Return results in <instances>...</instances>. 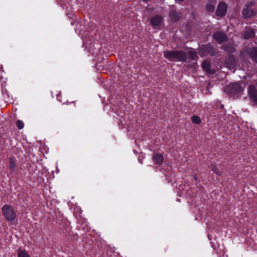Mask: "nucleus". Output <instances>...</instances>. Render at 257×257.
Wrapping results in <instances>:
<instances>
[{
	"label": "nucleus",
	"mask_w": 257,
	"mask_h": 257,
	"mask_svg": "<svg viewBox=\"0 0 257 257\" xmlns=\"http://www.w3.org/2000/svg\"><path fill=\"white\" fill-rule=\"evenodd\" d=\"M163 54L170 61L186 62L187 59V54L183 51H165Z\"/></svg>",
	"instance_id": "nucleus-1"
},
{
	"label": "nucleus",
	"mask_w": 257,
	"mask_h": 257,
	"mask_svg": "<svg viewBox=\"0 0 257 257\" xmlns=\"http://www.w3.org/2000/svg\"><path fill=\"white\" fill-rule=\"evenodd\" d=\"M245 87V85L240 82H235L229 84L224 88V91L228 94L234 96L236 94L241 93Z\"/></svg>",
	"instance_id": "nucleus-2"
},
{
	"label": "nucleus",
	"mask_w": 257,
	"mask_h": 257,
	"mask_svg": "<svg viewBox=\"0 0 257 257\" xmlns=\"http://www.w3.org/2000/svg\"><path fill=\"white\" fill-rule=\"evenodd\" d=\"M218 53L217 49L214 48L211 45H202L198 49V54L201 57L205 56L208 54L211 56H216Z\"/></svg>",
	"instance_id": "nucleus-3"
},
{
	"label": "nucleus",
	"mask_w": 257,
	"mask_h": 257,
	"mask_svg": "<svg viewBox=\"0 0 257 257\" xmlns=\"http://www.w3.org/2000/svg\"><path fill=\"white\" fill-rule=\"evenodd\" d=\"M240 57L244 58L248 56L252 61L257 63V47H244L240 52Z\"/></svg>",
	"instance_id": "nucleus-4"
},
{
	"label": "nucleus",
	"mask_w": 257,
	"mask_h": 257,
	"mask_svg": "<svg viewBox=\"0 0 257 257\" xmlns=\"http://www.w3.org/2000/svg\"><path fill=\"white\" fill-rule=\"evenodd\" d=\"M2 211L5 218L8 221H12L17 217V214L12 206L10 205H4Z\"/></svg>",
	"instance_id": "nucleus-5"
},
{
	"label": "nucleus",
	"mask_w": 257,
	"mask_h": 257,
	"mask_svg": "<svg viewBox=\"0 0 257 257\" xmlns=\"http://www.w3.org/2000/svg\"><path fill=\"white\" fill-rule=\"evenodd\" d=\"M227 10V6L225 2H220L218 4L215 12L216 16L222 18L226 15Z\"/></svg>",
	"instance_id": "nucleus-6"
},
{
	"label": "nucleus",
	"mask_w": 257,
	"mask_h": 257,
	"mask_svg": "<svg viewBox=\"0 0 257 257\" xmlns=\"http://www.w3.org/2000/svg\"><path fill=\"white\" fill-rule=\"evenodd\" d=\"M248 94L249 98L256 105H257V89L253 84L249 85L248 88Z\"/></svg>",
	"instance_id": "nucleus-7"
},
{
	"label": "nucleus",
	"mask_w": 257,
	"mask_h": 257,
	"mask_svg": "<svg viewBox=\"0 0 257 257\" xmlns=\"http://www.w3.org/2000/svg\"><path fill=\"white\" fill-rule=\"evenodd\" d=\"M212 37L219 44L228 41L226 34L222 32L218 31L214 33L212 35Z\"/></svg>",
	"instance_id": "nucleus-8"
},
{
	"label": "nucleus",
	"mask_w": 257,
	"mask_h": 257,
	"mask_svg": "<svg viewBox=\"0 0 257 257\" xmlns=\"http://www.w3.org/2000/svg\"><path fill=\"white\" fill-rule=\"evenodd\" d=\"M163 17L160 15H156L151 19V23L154 28L160 26L162 22Z\"/></svg>",
	"instance_id": "nucleus-9"
},
{
	"label": "nucleus",
	"mask_w": 257,
	"mask_h": 257,
	"mask_svg": "<svg viewBox=\"0 0 257 257\" xmlns=\"http://www.w3.org/2000/svg\"><path fill=\"white\" fill-rule=\"evenodd\" d=\"M202 67L204 71L206 72L208 74H213L215 71L214 69H211V65L209 61H204L202 64Z\"/></svg>",
	"instance_id": "nucleus-10"
},
{
	"label": "nucleus",
	"mask_w": 257,
	"mask_h": 257,
	"mask_svg": "<svg viewBox=\"0 0 257 257\" xmlns=\"http://www.w3.org/2000/svg\"><path fill=\"white\" fill-rule=\"evenodd\" d=\"M254 31L253 29L250 28H246L242 34V37L244 39H248L252 38L254 37Z\"/></svg>",
	"instance_id": "nucleus-11"
},
{
	"label": "nucleus",
	"mask_w": 257,
	"mask_h": 257,
	"mask_svg": "<svg viewBox=\"0 0 257 257\" xmlns=\"http://www.w3.org/2000/svg\"><path fill=\"white\" fill-rule=\"evenodd\" d=\"M181 16V14L177 12L176 10H173L169 13L170 19L174 23L178 21L180 19Z\"/></svg>",
	"instance_id": "nucleus-12"
},
{
	"label": "nucleus",
	"mask_w": 257,
	"mask_h": 257,
	"mask_svg": "<svg viewBox=\"0 0 257 257\" xmlns=\"http://www.w3.org/2000/svg\"><path fill=\"white\" fill-rule=\"evenodd\" d=\"M216 0H209L206 4L205 9L208 13L213 12L215 8Z\"/></svg>",
	"instance_id": "nucleus-13"
},
{
	"label": "nucleus",
	"mask_w": 257,
	"mask_h": 257,
	"mask_svg": "<svg viewBox=\"0 0 257 257\" xmlns=\"http://www.w3.org/2000/svg\"><path fill=\"white\" fill-rule=\"evenodd\" d=\"M242 13L245 18L253 17L256 14L252 9H249V8H244L242 10Z\"/></svg>",
	"instance_id": "nucleus-14"
},
{
	"label": "nucleus",
	"mask_w": 257,
	"mask_h": 257,
	"mask_svg": "<svg viewBox=\"0 0 257 257\" xmlns=\"http://www.w3.org/2000/svg\"><path fill=\"white\" fill-rule=\"evenodd\" d=\"M221 48L224 51H226L227 53L230 54L234 53L235 50V49L232 44L230 43L223 45L221 46Z\"/></svg>",
	"instance_id": "nucleus-15"
},
{
	"label": "nucleus",
	"mask_w": 257,
	"mask_h": 257,
	"mask_svg": "<svg viewBox=\"0 0 257 257\" xmlns=\"http://www.w3.org/2000/svg\"><path fill=\"white\" fill-rule=\"evenodd\" d=\"M153 160L154 161L155 164L161 165L163 162L164 157L162 155L158 153L153 156Z\"/></svg>",
	"instance_id": "nucleus-16"
},
{
	"label": "nucleus",
	"mask_w": 257,
	"mask_h": 257,
	"mask_svg": "<svg viewBox=\"0 0 257 257\" xmlns=\"http://www.w3.org/2000/svg\"><path fill=\"white\" fill-rule=\"evenodd\" d=\"M225 62L229 65H234L235 63V57L233 55H229L225 59Z\"/></svg>",
	"instance_id": "nucleus-17"
},
{
	"label": "nucleus",
	"mask_w": 257,
	"mask_h": 257,
	"mask_svg": "<svg viewBox=\"0 0 257 257\" xmlns=\"http://www.w3.org/2000/svg\"><path fill=\"white\" fill-rule=\"evenodd\" d=\"M10 170L11 172H13L16 166L15 159L13 157L9 158Z\"/></svg>",
	"instance_id": "nucleus-18"
},
{
	"label": "nucleus",
	"mask_w": 257,
	"mask_h": 257,
	"mask_svg": "<svg viewBox=\"0 0 257 257\" xmlns=\"http://www.w3.org/2000/svg\"><path fill=\"white\" fill-rule=\"evenodd\" d=\"M18 257H30V256L25 250L19 249L18 252Z\"/></svg>",
	"instance_id": "nucleus-19"
},
{
	"label": "nucleus",
	"mask_w": 257,
	"mask_h": 257,
	"mask_svg": "<svg viewBox=\"0 0 257 257\" xmlns=\"http://www.w3.org/2000/svg\"><path fill=\"white\" fill-rule=\"evenodd\" d=\"M210 168L211 170L216 174L219 176L222 175V172L219 171V169L216 165L213 164L211 166Z\"/></svg>",
	"instance_id": "nucleus-20"
},
{
	"label": "nucleus",
	"mask_w": 257,
	"mask_h": 257,
	"mask_svg": "<svg viewBox=\"0 0 257 257\" xmlns=\"http://www.w3.org/2000/svg\"><path fill=\"white\" fill-rule=\"evenodd\" d=\"M191 120L193 123H196L197 124H200L201 122V120L200 118L196 115H193L191 117Z\"/></svg>",
	"instance_id": "nucleus-21"
},
{
	"label": "nucleus",
	"mask_w": 257,
	"mask_h": 257,
	"mask_svg": "<svg viewBox=\"0 0 257 257\" xmlns=\"http://www.w3.org/2000/svg\"><path fill=\"white\" fill-rule=\"evenodd\" d=\"M189 56L191 59H195L196 57H197L196 52L195 51H189Z\"/></svg>",
	"instance_id": "nucleus-22"
},
{
	"label": "nucleus",
	"mask_w": 257,
	"mask_h": 257,
	"mask_svg": "<svg viewBox=\"0 0 257 257\" xmlns=\"http://www.w3.org/2000/svg\"><path fill=\"white\" fill-rule=\"evenodd\" d=\"M16 125H17V126L19 128V129H22L24 127V123L22 121L20 120H18L17 121V122H16Z\"/></svg>",
	"instance_id": "nucleus-23"
},
{
	"label": "nucleus",
	"mask_w": 257,
	"mask_h": 257,
	"mask_svg": "<svg viewBox=\"0 0 257 257\" xmlns=\"http://www.w3.org/2000/svg\"><path fill=\"white\" fill-rule=\"evenodd\" d=\"M63 104H66V105H69V104L70 105V106L69 108H73L75 105V103L74 101H71L70 102H69V101H67L66 102L64 103Z\"/></svg>",
	"instance_id": "nucleus-24"
},
{
	"label": "nucleus",
	"mask_w": 257,
	"mask_h": 257,
	"mask_svg": "<svg viewBox=\"0 0 257 257\" xmlns=\"http://www.w3.org/2000/svg\"><path fill=\"white\" fill-rule=\"evenodd\" d=\"M255 4V2L254 1H250V2H248L245 6H246V8H249V7H251V6H253V5H254Z\"/></svg>",
	"instance_id": "nucleus-25"
},
{
	"label": "nucleus",
	"mask_w": 257,
	"mask_h": 257,
	"mask_svg": "<svg viewBox=\"0 0 257 257\" xmlns=\"http://www.w3.org/2000/svg\"><path fill=\"white\" fill-rule=\"evenodd\" d=\"M193 178L195 180H197L198 179V177L197 176V175H194L193 176Z\"/></svg>",
	"instance_id": "nucleus-26"
},
{
	"label": "nucleus",
	"mask_w": 257,
	"mask_h": 257,
	"mask_svg": "<svg viewBox=\"0 0 257 257\" xmlns=\"http://www.w3.org/2000/svg\"><path fill=\"white\" fill-rule=\"evenodd\" d=\"M175 1L182 2H183L184 0H175Z\"/></svg>",
	"instance_id": "nucleus-27"
},
{
	"label": "nucleus",
	"mask_w": 257,
	"mask_h": 257,
	"mask_svg": "<svg viewBox=\"0 0 257 257\" xmlns=\"http://www.w3.org/2000/svg\"><path fill=\"white\" fill-rule=\"evenodd\" d=\"M255 85L257 87V81L255 82Z\"/></svg>",
	"instance_id": "nucleus-28"
},
{
	"label": "nucleus",
	"mask_w": 257,
	"mask_h": 257,
	"mask_svg": "<svg viewBox=\"0 0 257 257\" xmlns=\"http://www.w3.org/2000/svg\"><path fill=\"white\" fill-rule=\"evenodd\" d=\"M144 2H147L148 0H143Z\"/></svg>",
	"instance_id": "nucleus-29"
}]
</instances>
